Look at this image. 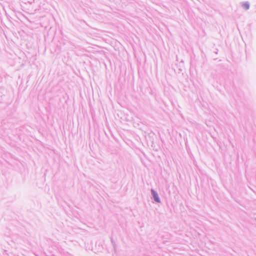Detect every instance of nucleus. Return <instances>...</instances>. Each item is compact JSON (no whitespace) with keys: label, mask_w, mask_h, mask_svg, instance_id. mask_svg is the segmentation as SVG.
Segmentation results:
<instances>
[{"label":"nucleus","mask_w":256,"mask_h":256,"mask_svg":"<svg viewBox=\"0 0 256 256\" xmlns=\"http://www.w3.org/2000/svg\"><path fill=\"white\" fill-rule=\"evenodd\" d=\"M243 8L244 9V10H248L249 8V4H248V3H244L242 4V5Z\"/></svg>","instance_id":"2"},{"label":"nucleus","mask_w":256,"mask_h":256,"mask_svg":"<svg viewBox=\"0 0 256 256\" xmlns=\"http://www.w3.org/2000/svg\"><path fill=\"white\" fill-rule=\"evenodd\" d=\"M152 194H153V196H154V200L156 202H160V199H159V198L158 197V194L155 192H154V190H152Z\"/></svg>","instance_id":"1"}]
</instances>
